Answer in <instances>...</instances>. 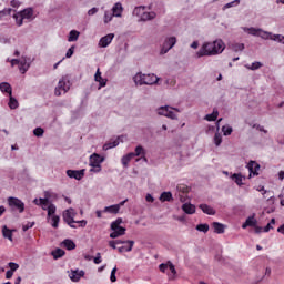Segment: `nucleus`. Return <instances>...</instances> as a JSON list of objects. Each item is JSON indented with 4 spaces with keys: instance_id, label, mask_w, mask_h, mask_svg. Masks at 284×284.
I'll return each instance as SVG.
<instances>
[{
    "instance_id": "obj_1",
    "label": "nucleus",
    "mask_w": 284,
    "mask_h": 284,
    "mask_svg": "<svg viewBox=\"0 0 284 284\" xmlns=\"http://www.w3.org/2000/svg\"><path fill=\"white\" fill-rule=\"evenodd\" d=\"M225 50V43L223 40H215L213 42H206L202 45V48L197 51V57H212L214 54H221Z\"/></svg>"
},
{
    "instance_id": "obj_2",
    "label": "nucleus",
    "mask_w": 284,
    "mask_h": 284,
    "mask_svg": "<svg viewBox=\"0 0 284 284\" xmlns=\"http://www.w3.org/2000/svg\"><path fill=\"white\" fill-rule=\"evenodd\" d=\"M133 81L135 85H154L155 83H159V77H156L154 73H138L135 77H133Z\"/></svg>"
},
{
    "instance_id": "obj_3",
    "label": "nucleus",
    "mask_w": 284,
    "mask_h": 284,
    "mask_svg": "<svg viewBox=\"0 0 284 284\" xmlns=\"http://www.w3.org/2000/svg\"><path fill=\"white\" fill-rule=\"evenodd\" d=\"M121 223H123V219L121 217H118L111 223V230L113 232L110 233V239H119V236L125 235V227L121 226Z\"/></svg>"
},
{
    "instance_id": "obj_4",
    "label": "nucleus",
    "mask_w": 284,
    "mask_h": 284,
    "mask_svg": "<svg viewBox=\"0 0 284 284\" xmlns=\"http://www.w3.org/2000/svg\"><path fill=\"white\" fill-rule=\"evenodd\" d=\"M13 17L16 19L17 26L20 27V26H23L24 19H27L28 21L34 19V10L32 8H27Z\"/></svg>"
},
{
    "instance_id": "obj_5",
    "label": "nucleus",
    "mask_w": 284,
    "mask_h": 284,
    "mask_svg": "<svg viewBox=\"0 0 284 284\" xmlns=\"http://www.w3.org/2000/svg\"><path fill=\"white\" fill-rule=\"evenodd\" d=\"M103 161H105L103 156L93 153L89 159V165L92 168L90 169V172H101V163H103Z\"/></svg>"
},
{
    "instance_id": "obj_6",
    "label": "nucleus",
    "mask_w": 284,
    "mask_h": 284,
    "mask_svg": "<svg viewBox=\"0 0 284 284\" xmlns=\"http://www.w3.org/2000/svg\"><path fill=\"white\" fill-rule=\"evenodd\" d=\"M133 13L140 17L141 21H152V19H156V13L154 11H145V7H136Z\"/></svg>"
},
{
    "instance_id": "obj_7",
    "label": "nucleus",
    "mask_w": 284,
    "mask_h": 284,
    "mask_svg": "<svg viewBox=\"0 0 284 284\" xmlns=\"http://www.w3.org/2000/svg\"><path fill=\"white\" fill-rule=\"evenodd\" d=\"M63 220L65 223H68V225H72V223H78L79 227H85V225H88V221L85 220L74 221V209L64 211Z\"/></svg>"
},
{
    "instance_id": "obj_8",
    "label": "nucleus",
    "mask_w": 284,
    "mask_h": 284,
    "mask_svg": "<svg viewBox=\"0 0 284 284\" xmlns=\"http://www.w3.org/2000/svg\"><path fill=\"white\" fill-rule=\"evenodd\" d=\"M7 202L11 210H18L20 214L26 212V203H23V201H21L19 197L10 196L8 197Z\"/></svg>"
},
{
    "instance_id": "obj_9",
    "label": "nucleus",
    "mask_w": 284,
    "mask_h": 284,
    "mask_svg": "<svg viewBox=\"0 0 284 284\" xmlns=\"http://www.w3.org/2000/svg\"><path fill=\"white\" fill-rule=\"evenodd\" d=\"M68 90H70V81L65 78H62L54 90V94L55 97H61V93L63 92L65 94Z\"/></svg>"
},
{
    "instance_id": "obj_10",
    "label": "nucleus",
    "mask_w": 284,
    "mask_h": 284,
    "mask_svg": "<svg viewBox=\"0 0 284 284\" xmlns=\"http://www.w3.org/2000/svg\"><path fill=\"white\" fill-rule=\"evenodd\" d=\"M179 112V109H174L172 106H161L160 109H158V114H160V116H168V119H176V113Z\"/></svg>"
},
{
    "instance_id": "obj_11",
    "label": "nucleus",
    "mask_w": 284,
    "mask_h": 284,
    "mask_svg": "<svg viewBox=\"0 0 284 284\" xmlns=\"http://www.w3.org/2000/svg\"><path fill=\"white\" fill-rule=\"evenodd\" d=\"M174 45H176V38L171 37V38L166 39L162 45L160 54H168V52H170V50H172V48H174Z\"/></svg>"
},
{
    "instance_id": "obj_12",
    "label": "nucleus",
    "mask_w": 284,
    "mask_h": 284,
    "mask_svg": "<svg viewBox=\"0 0 284 284\" xmlns=\"http://www.w3.org/2000/svg\"><path fill=\"white\" fill-rule=\"evenodd\" d=\"M67 176H69V179H75V181H81V179H83V176H85V169L82 170H67Z\"/></svg>"
},
{
    "instance_id": "obj_13",
    "label": "nucleus",
    "mask_w": 284,
    "mask_h": 284,
    "mask_svg": "<svg viewBox=\"0 0 284 284\" xmlns=\"http://www.w3.org/2000/svg\"><path fill=\"white\" fill-rule=\"evenodd\" d=\"M33 203L34 205H41L42 210L44 211L48 210V207L50 206L48 193H44V197L34 199Z\"/></svg>"
},
{
    "instance_id": "obj_14",
    "label": "nucleus",
    "mask_w": 284,
    "mask_h": 284,
    "mask_svg": "<svg viewBox=\"0 0 284 284\" xmlns=\"http://www.w3.org/2000/svg\"><path fill=\"white\" fill-rule=\"evenodd\" d=\"M113 39H114V33H109V34L102 37L99 41V47L108 48V45H110V43H112Z\"/></svg>"
},
{
    "instance_id": "obj_15",
    "label": "nucleus",
    "mask_w": 284,
    "mask_h": 284,
    "mask_svg": "<svg viewBox=\"0 0 284 284\" xmlns=\"http://www.w3.org/2000/svg\"><path fill=\"white\" fill-rule=\"evenodd\" d=\"M134 156H140V159H136V161H145V163H148V158H145V149L141 145H138L135 148V151L133 152V158Z\"/></svg>"
},
{
    "instance_id": "obj_16",
    "label": "nucleus",
    "mask_w": 284,
    "mask_h": 284,
    "mask_svg": "<svg viewBox=\"0 0 284 284\" xmlns=\"http://www.w3.org/2000/svg\"><path fill=\"white\" fill-rule=\"evenodd\" d=\"M250 176H258V170H261V165L256 163L255 161H251L247 164Z\"/></svg>"
},
{
    "instance_id": "obj_17",
    "label": "nucleus",
    "mask_w": 284,
    "mask_h": 284,
    "mask_svg": "<svg viewBox=\"0 0 284 284\" xmlns=\"http://www.w3.org/2000/svg\"><path fill=\"white\" fill-rule=\"evenodd\" d=\"M132 247H134V241L128 240L123 246L118 247V251L123 254V252H132Z\"/></svg>"
},
{
    "instance_id": "obj_18",
    "label": "nucleus",
    "mask_w": 284,
    "mask_h": 284,
    "mask_svg": "<svg viewBox=\"0 0 284 284\" xmlns=\"http://www.w3.org/2000/svg\"><path fill=\"white\" fill-rule=\"evenodd\" d=\"M212 227L215 234H225V225L220 222H213Z\"/></svg>"
},
{
    "instance_id": "obj_19",
    "label": "nucleus",
    "mask_w": 284,
    "mask_h": 284,
    "mask_svg": "<svg viewBox=\"0 0 284 284\" xmlns=\"http://www.w3.org/2000/svg\"><path fill=\"white\" fill-rule=\"evenodd\" d=\"M200 210H202L204 214H209V216H214V214H216V211L207 204H200Z\"/></svg>"
},
{
    "instance_id": "obj_20",
    "label": "nucleus",
    "mask_w": 284,
    "mask_h": 284,
    "mask_svg": "<svg viewBox=\"0 0 284 284\" xmlns=\"http://www.w3.org/2000/svg\"><path fill=\"white\" fill-rule=\"evenodd\" d=\"M256 219L254 216H250L246 219L245 223L242 224V229L245 230L247 227H256Z\"/></svg>"
},
{
    "instance_id": "obj_21",
    "label": "nucleus",
    "mask_w": 284,
    "mask_h": 284,
    "mask_svg": "<svg viewBox=\"0 0 284 284\" xmlns=\"http://www.w3.org/2000/svg\"><path fill=\"white\" fill-rule=\"evenodd\" d=\"M182 210L185 212V214H194L196 212V206L191 203H185L182 205Z\"/></svg>"
},
{
    "instance_id": "obj_22",
    "label": "nucleus",
    "mask_w": 284,
    "mask_h": 284,
    "mask_svg": "<svg viewBox=\"0 0 284 284\" xmlns=\"http://www.w3.org/2000/svg\"><path fill=\"white\" fill-rule=\"evenodd\" d=\"M134 159V153H128L126 155H123L121 159V163L123 165V168H128V165L130 164V162Z\"/></svg>"
},
{
    "instance_id": "obj_23",
    "label": "nucleus",
    "mask_w": 284,
    "mask_h": 284,
    "mask_svg": "<svg viewBox=\"0 0 284 284\" xmlns=\"http://www.w3.org/2000/svg\"><path fill=\"white\" fill-rule=\"evenodd\" d=\"M0 90L1 92H7L9 97H12V87L8 82L0 83Z\"/></svg>"
},
{
    "instance_id": "obj_24",
    "label": "nucleus",
    "mask_w": 284,
    "mask_h": 284,
    "mask_svg": "<svg viewBox=\"0 0 284 284\" xmlns=\"http://www.w3.org/2000/svg\"><path fill=\"white\" fill-rule=\"evenodd\" d=\"M160 201L162 203H165V202H171V201H174V199L172 197V192H163L161 195H160Z\"/></svg>"
},
{
    "instance_id": "obj_25",
    "label": "nucleus",
    "mask_w": 284,
    "mask_h": 284,
    "mask_svg": "<svg viewBox=\"0 0 284 284\" xmlns=\"http://www.w3.org/2000/svg\"><path fill=\"white\" fill-rule=\"evenodd\" d=\"M113 17H121V12H123V6L121 3H115L112 8Z\"/></svg>"
},
{
    "instance_id": "obj_26",
    "label": "nucleus",
    "mask_w": 284,
    "mask_h": 284,
    "mask_svg": "<svg viewBox=\"0 0 284 284\" xmlns=\"http://www.w3.org/2000/svg\"><path fill=\"white\" fill-rule=\"evenodd\" d=\"M120 141H121V138H118L116 140H114L112 142L105 143L103 145V150L108 151V150H112V148H116V145H119Z\"/></svg>"
},
{
    "instance_id": "obj_27",
    "label": "nucleus",
    "mask_w": 284,
    "mask_h": 284,
    "mask_svg": "<svg viewBox=\"0 0 284 284\" xmlns=\"http://www.w3.org/2000/svg\"><path fill=\"white\" fill-rule=\"evenodd\" d=\"M54 261L62 258V256H65V251H63L62 248H57L54 251L51 252Z\"/></svg>"
},
{
    "instance_id": "obj_28",
    "label": "nucleus",
    "mask_w": 284,
    "mask_h": 284,
    "mask_svg": "<svg viewBox=\"0 0 284 284\" xmlns=\"http://www.w3.org/2000/svg\"><path fill=\"white\" fill-rule=\"evenodd\" d=\"M2 236L4 239H8V240L12 241V230L8 229L7 225H3L2 226Z\"/></svg>"
},
{
    "instance_id": "obj_29",
    "label": "nucleus",
    "mask_w": 284,
    "mask_h": 284,
    "mask_svg": "<svg viewBox=\"0 0 284 284\" xmlns=\"http://www.w3.org/2000/svg\"><path fill=\"white\" fill-rule=\"evenodd\" d=\"M119 205L116 204L104 207V212H109V214H119Z\"/></svg>"
},
{
    "instance_id": "obj_30",
    "label": "nucleus",
    "mask_w": 284,
    "mask_h": 284,
    "mask_svg": "<svg viewBox=\"0 0 284 284\" xmlns=\"http://www.w3.org/2000/svg\"><path fill=\"white\" fill-rule=\"evenodd\" d=\"M231 50H233V52H243V50H245V44L233 43V44H231Z\"/></svg>"
},
{
    "instance_id": "obj_31",
    "label": "nucleus",
    "mask_w": 284,
    "mask_h": 284,
    "mask_svg": "<svg viewBox=\"0 0 284 284\" xmlns=\"http://www.w3.org/2000/svg\"><path fill=\"white\" fill-rule=\"evenodd\" d=\"M62 243H63L65 250H75L77 248V244H74V241H72V240H64Z\"/></svg>"
},
{
    "instance_id": "obj_32",
    "label": "nucleus",
    "mask_w": 284,
    "mask_h": 284,
    "mask_svg": "<svg viewBox=\"0 0 284 284\" xmlns=\"http://www.w3.org/2000/svg\"><path fill=\"white\" fill-rule=\"evenodd\" d=\"M79 34H81L79 31H77V30H71L70 33H69L68 41H70V42H72V41H78Z\"/></svg>"
},
{
    "instance_id": "obj_33",
    "label": "nucleus",
    "mask_w": 284,
    "mask_h": 284,
    "mask_svg": "<svg viewBox=\"0 0 284 284\" xmlns=\"http://www.w3.org/2000/svg\"><path fill=\"white\" fill-rule=\"evenodd\" d=\"M28 68H30V65H28V62H26V60H21L19 64V70L21 74H26L28 72Z\"/></svg>"
},
{
    "instance_id": "obj_34",
    "label": "nucleus",
    "mask_w": 284,
    "mask_h": 284,
    "mask_svg": "<svg viewBox=\"0 0 284 284\" xmlns=\"http://www.w3.org/2000/svg\"><path fill=\"white\" fill-rule=\"evenodd\" d=\"M9 108L11 110H17L19 108V101H17V99H14L12 95H9Z\"/></svg>"
},
{
    "instance_id": "obj_35",
    "label": "nucleus",
    "mask_w": 284,
    "mask_h": 284,
    "mask_svg": "<svg viewBox=\"0 0 284 284\" xmlns=\"http://www.w3.org/2000/svg\"><path fill=\"white\" fill-rule=\"evenodd\" d=\"M81 276H83V271L79 272H73L71 275V281H73V283H79V281H81Z\"/></svg>"
},
{
    "instance_id": "obj_36",
    "label": "nucleus",
    "mask_w": 284,
    "mask_h": 284,
    "mask_svg": "<svg viewBox=\"0 0 284 284\" xmlns=\"http://www.w3.org/2000/svg\"><path fill=\"white\" fill-rule=\"evenodd\" d=\"M219 119V111H213L211 114L205 115V121H216Z\"/></svg>"
},
{
    "instance_id": "obj_37",
    "label": "nucleus",
    "mask_w": 284,
    "mask_h": 284,
    "mask_svg": "<svg viewBox=\"0 0 284 284\" xmlns=\"http://www.w3.org/2000/svg\"><path fill=\"white\" fill-rule=\"evenodd\" d=\"M245 68L247 70H258V69L263 68V63H261V62H253L252 65L246 64Z\"/></svg>"
},
{
    "instance_id": "obj_38",
    "label": "nucleus",
    "mask_w": 284,
    "mask_h": 284,
    "mask_svg": "<svg viewBox=\"0 0 284 284\" xmlns=\"http://www.w3.org/2000/svg\"><path fill=\"white\" fill-rule=\"evenodd\" d=\"M232 179L236 183V185H243V175L234 173Z\"/></svg>"
},
{
    "instance_id": "obj_39",
    "label": "nucleus",
    "mask_w": 284,
    "mask_h": 284,
    "mask_svg": "<svg viewBox=\"0 0 284 284\" xmlns=\"http://www.w3.org/2000/svg\"><path fill=\"white\" fill-rule=\"evenodd\" d=\"M197 232H204V234H207L210 232V225L209 224H199L196 225Z\"/></svg>"
},
{
    "instance_id": "obj_40",
    "label": "nucleus",
    "mask_w": 284,
    "mask_h": 284,
    "mask_svg": "<svg viewBox=\"0 0 284 284\" xmlns=\"http://www.w3.org/2000/svg\"><path fill=\"white\" fill-rule=\"evenodd\" d=\"M257 37H261V39H272V32L260 29Z\"/></svg>"
},
{
    "instance_id": "obj_41",
    "label": "nucleus",
    "mask_w": 284,
    "mask_h": 284,
    "mask_svg": "<svg viewBox=\"0 0 284 284\" xmlns=\"http://www.w3.org/2000/svg\"><path fill=\"white\" fill-rule=\"evenodd\" d=\"M245 32H248V34H252L253 37H258V32L261 29H256L254 27L245 28Z\"/></svg>"
},
{
    "instance_id": "obj_42",
    "label": "nucleus",
    "mask_w": 284,
    "mask_h": 284,
    "mask_svg": "<svg viewBox=\"0 0 284 284\" xmlns=\"http://www.w3.org/2000/svg\"><path fill=\"white\" fill-rule=\"evenodd\" d=\"M271 41H277V43H284V37L281 34H273L271 36Z\"/></svg>"
},
{
    "instance_id": "obj_43",
    "label": "nucleus",
    "mask_w": 284,
    "mask_h": 284,
    "mask_svg": "<svg viewBox=\"0 0 284 284\" xmlns=\"http://www.w3.org/2000/svg\"><path fill=\"white\" fill-rule=\"evenodd\" d=\"M48 211V216H53V214L57 213V206L54 204H49V206L47 207Z\"/></svg>"
},
{
    "instance_id": "obj_44",
    "label": "nucleus",
    "mask_w": 284,
    "mask_h": 284,
    "mask_svg": "<svg viewBox=\"0 0 284 284\" xmlns=\"http://www.w3.org/2000/svg\"><path fill=\"white\" fill-rule=\"evenodd\" d=\"M214 143H215L216 148H219V145H221V143H223V136L221 135V133H215Z\"/></svg>"
},
{
    "instance_id": "obj_45",
    "label": "nucleus",
    "mask_w": 284,
    "mask_h": 284,
    "mask_svg": "<svg viewBox=\"0 0 284 284\" xmlns=\"http://www.w3.org/2000/svg\"><path fill=\"white\" fill-rule=\"evenodd\" d=\"M51 221H52V227L57 229L59 227V221H61V217H59V215H53L51 217Z\"/></svg>"
},
{
    "instance_id": "obj_46",
    "label": "nucleus",
    "mask_w": 284,
    "mask_h": 284,
    "mask_svg": "<svg viewBox=\"0 0 284 284\" xmlns=\"http://www.w3.org/2000/svg\"><path fill=\"white\" fill-rule=\"evenodd\" d=\"M239 3H241V0H234L232 2H229L226 3L224 7H223V10H227L230 8H234V6H239Z\"/></svg>"
},
{
    "instance_id": "obj_47",
    "label": "nucleus",
    "mask_w": 284,
    "mask_h": 284,
    "mask_svg": "<svg viewBox=\"0 0 284 284\" xmlns=\"http://www.w3.org/2000/svg\"><path fill=\"white\" fill-rule=\"evenodd\" d=\"M222 132L224 136H230V134L233 132L232 126H222Z\"/></svg>"
},
{
    "instance_id": "obj_48",
    "label": "nucleus",
    "mask_w": 284,
    "mask_h": 284,
    "mask_svg": "<svg viewBox=\"0 0 284 284\" xmlns=\"http://www.w3.org/2000/svg\"><path fill=\"white\" fill-rule=\"evenodd\" d=\"M116 266L112 268L111 275H110V281L111 283H116Z\"/></svg>"
},
{
    "instance_id": "obj_49",
    "label": "nucleus",
    "mask_w": 284,
    "mask_h": 284,
    "mask_svg": "<svg viewBox=\"0 0 284 284\" xmlns=\"http://www.w3.org/2000/svg\"><path fill=\"white\" fill-rule=\"evenodd\" d=\"M170 267V261L168 263H162L159 265L160 272H163L165 274V271Z\"/></svg>"
},
{
    "instance_id": "obj_50",
    "label": "nucleus",
    "mask_w": 284,
    "mask_h": 284,
    "mask_svg": "<svg viewBox=\"0 0 284 284\" xmlns=\"http://www.w3.org/2000/svg\"><path fill=\"white\" fill-rule=\"evenodd\" d=\"M45 131L42 129V128H36L34 130H33V134H34V136H43V133H44Z\"/></svg>"
},
{
    "instance_id": "obj_51",
    "label": "nucleus",
    "mask_w": 284,
    "mask_h": 284,
    "mask_svg": "<svg viewBox=\"0 0 284 284\" xmlns=\"http://www.w3.org/2000/svg\"><path fill=\"white\" fill-rule=\"evenodd\" d=\"M8 266L10 267L9 271H11V272H17V270L19 268V264H17V263H14V262H10V263L8 264Z\"/></svg>"
},
{
    "instance_id": "obj_52",
    "label": "nucleus",
    "mask_w": 284,
    "mask_h": 284,
    "mask_svg": "<svg viewBox=\"0 0 284 284\" xmlns=\"http://www.w3.org/2000/svg\"><path fill=\"white\" fill-rule=\"evenodd\" d=\"M34 227V222H28L22 226L23 232H28V230Z\"/></svg>"
},
{
    "instance_id": "obj_53",
    "label": "nucleus",
    "mask_w": 284,
    "mask_h": 284,
    "mask_svg": "<svg viewBox=\"0 0 284 284\" xmlns=\"http://www.w3.org/2000/svg\"><path fill=\"white\" fill-rule=\"evenodd\" d=\"M112 17H114L113 13L105 12V14H104V23H110V21H112Z\"/></svg>"
},
{
    "instance_id": "obj_54",
    "label": "nucleus",
    "mask_w": 284,
    "mask_h": 284,
    "mask_svg": "<svg viewBox=\"0 0 284 284\" xmlns=\"http://www.w3.org/2000/svg\"><path fill=\"white\" fill-rule=\"evenodd\" d=\"M98 83H100V88H105L108 85V80L100 77V79L95 80Z\"/></svg>"
},
{
    "instance_id": "obj_55",
    "label": "nucleus",
    "mask_w": 284,
    "mask_h": 284,
    "mask_svg": "<svg viewBox=\"0 0 284 284\" xmlns=\"http://www.w3.org/2000/svg\"><path fill=\"white\" fill-rule=\"evenodd\" d=\"M169 270L173 277L176 276V268L174 267V264H172V262H169Z\"/></svg>"
},
{
    "instance_id": "obj_56",
    "label": "nucleus",
    "mask_w": 284,
    "mask_h": 284,
    "mask_svg": "<svg viewBox=\"0 0 284 284\" xmlns=\"http://www.w3.org/2000/svg\"><path fill=\"white\" fill-rule=\"evenodd\" d=\"M102 258H101V253H97V256L93 258V263H95V265H99L102 263Z\"/></svg>"
},
{
    "instance_id": "obj_57",
    "label": "nucleus",
    "mask_w": 284,
    "mask_h": 284,
    "mask_svg": "<svg viewBox=\"0 0 284 284\" xmlns=\"http://www.w3.org/2000/svg\"><path fill=\"white\" fill-rule=\"evenodd\" d=\"M72 54H74V47H71L67 53H65V57L67 59H70L72 57Z\"/></svg>"
},
{
    "instance_id": "obj_58",
    "label": "nucleus",
    "mask_w": 284,
    "mask_h": 284,
    "mask_svg": "<svg viewBox=\"0 0 284 284\" xmlns=\"http://www.w3.org/2000/svg\"><path fill=\"white\" fill-rule=\"evenodd\" d=\"M97 12H99V9L92 8V9H90V10L88 11V14H89V17H92L93 14H97Z\"/></svg>"
},
{
    "instance_id": "obj_59",
    "label": "nucleus",
    "mask_w": 284,
    "mask_h": 284,
    "mask_svg": "<svg viewBox=\"0 0 284 284\" xmlns=\"http://www.w3.org/2000/svg\"><path fill=\"white\" fill-rule=\"evenodd\" d=\"M145 201H146L148 203H154V197L152 196V194H146Z\"/></svg>"
},
{
    "instance_id": "obj_60",
    "label": "nucleus",
    "mask_w": 284,
    "mask_h": 284,
    "mask_svg": "<svg viewBox=\"0 0 284 284\" xmlns=\"http://www.w3.org/2000/svg\"><path fill=\"white\" fill-rule=\"evenodd\" d=\"M101 79V69H98L94 75V81H99Z\"/></svg>"
},
{
    "instance_id": "obj_61",
    "label": "nucleus",
    "mask_w": 284,
    "mask_h": 284,
    "mask_svg": "<svg viewBox=\"0 0 284 284\" xmlns=\"http://www.w3.org/2000/svg\"><path fill=\"white\" fill-rule=\"evenodd\" d=\"M12 276H14V272H12V271H7V273H6V278H8V280H10V278H12Z\"/></svg>"
},
{
    "instance_id": "obj_62",
    "label": "nucleus",
    "mask_w": 284,
    "mask_h": 284,
    "mask_svg": "<svg viewBox=\"0 0 284 284\" xmlns=\"http://www.w3.org/2000/svg\"><path fill=\"white\" fill-rule=\"evenodd\" d=\"M10 6H11L12 8H19L20 2L17 1V0H12V1L10 2Z\"/></svg>"
},
{
    "instance_id": "obj_63",
    "label": "nucleus",
    "mask_w": 284,
    "mask_h": 284,
    "mask_svg": "<svg viewBox=\"0 0 284 284\" xmlns=\"http://www.w3.org/2000/svg\"><path fill=\"white\" fill-rule=\"evenodd\" d=\"M20 63H21V61L19 59H12L11 60L12 68H14V65H19Z\"/></svg>"
},
{
    "instance_id": "obj_64",
    "label": "nucleus",
    "mask_w": 284,
    "mask_h": 284,
    "mask_svg": "<svg viewBox=\"0 0 284 284\" xmlns=\"http://www.w3.org/2000/svg\"><path fill=\"white\" fill-rule=\"evenodd\" d=\"M277 232H280V234L284 235V224H282L278 229Z\"/></svg>"
}]
</instances>
